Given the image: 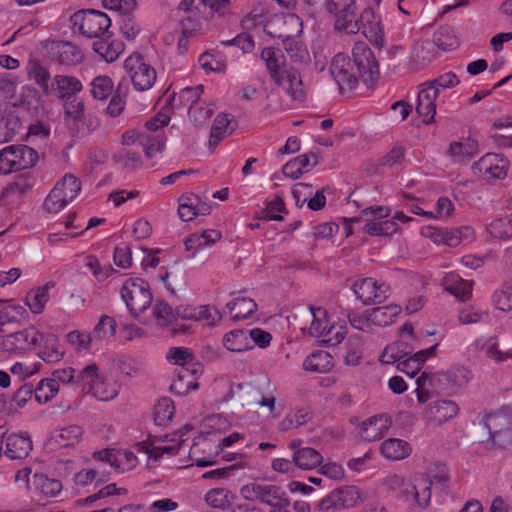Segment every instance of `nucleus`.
I'll return each instance as SVG.
<instances>
[{
  "instance_id": "obj_1",
  "label": "nucleus",
  "mask_w": 512,
  "mask_h": 512,
  "mask_svg": "<svg viewBox=\"0 0 512 512\" xmlns=\"http://www.w3.org/2000/svg\"><path fill=\"white\" fill-rule=\"evenodd\" d=\"M241 496L251 502H260L275 509L289 505V499L280 486L260 482L248 483L240 489Z\"/></svg>"
},
{
  "instance_id": "obj_2",
  "label": "nucleus",
  "mask_w": 512,
  "mask_h": 512,
  "mask_svg": "<svg viewBox=\"0 0 512 512\" xmlns=\"http://www.w3.org/2000/svg\"><path fill=\"white\" fill-rule=\"evenodd\" d=\"M38 159V152L27 145L7 146L0 151V174L31 168Z\"/></svg>"
},
{
  "instance_id": "obj_3",
  "label": "nucleus",
  "mask_w": 512,
  "mask_h": 512,
  "mask_svg": "<svg viewBox=\"0 0 512 512\" xmlns=\"http://www.w3.org/2000/svg\"><path fill=\"white\" fill-rule=\"evenodd\" d=\"M121 297L133 315L144 312L153 299L148 282L141 278L127 279L121 288Z\"/></svg>"
},
{
  "instance_id": "obj_4",
  "label": "nucleus",
  "mask_w": 512,
  "mask_h": 512,
  "mask_svg": "<svg viewBox=\"0 0 512 512\" xmlns=\"http://www.w3.org/2000/svg\"><path fill=\"white\" fill-rule=\"evenodd\" d=\"M326 9L334 19L338 31L356 34L360 31L359 13L355 0H327Z\"/></svg>"
},
{
  "instance_id": "obj_5",
  "label": "nucleus",
  "mask_w": 512,
  "mask_h": 512,
  "mask_svg": "<svg viewBox=\"0 0 512 512\" xmlns=\"http://www.w3.org/2000/svg\"><path fill=\"white\" fill-rule=\"evenodd\" d=\"M81 191L80 180L73 174L61 178L44 201V209L49 213H58Z\"/></svg>"
},
{
  "instance_id": "obj_6",
  "label": "nucleus",
  "mask_w": 512,
  "mask_h": 512,
  "mask_svg": "<svg viewBox=\"0 0 512 512\" xmlns=\"http://www.w3.org/2000/svg\"><path fill=\"white\" fill-rule=\"evenodd\" d=\"M71 22L74 27L89 38H101L108 35V29L111 26L109 16L98 10H81L71 16Z\"/></svg>"
},
{
  "instance_id": "obj_7",
  "label": "nucleus",
  "mask_w": 512,
  "mask_h": 512,
  "mask_svg": "<svg viewBox=\"0 0 512 512\" xmlns=\"http://www.w3.org/2000/svg\"><path fill=\"white\" fill-rule=\"evenodd\" d=\"M362 501V492L357 486L343 485L322 498L318 508L321 511L344 510L354 508Z\"/></svg>"
},
{
  "instance_id": "obj_8",
  "label": "nucleus",
  "mask_w": 512,
  "mask_h": 512,
  "mask_svg": "<svg viewBox=\"0 0 512 512\" xmlns=\"http://www.w3.org/2000/svg\"><path fill=\"white\" fill-rule=\"evenodd\" d=\"M124 68L138 91L149 90L156 81V70L144 61L141 54L130 55L124 62Z\"/></svg>"
},
{
  "instance_id": "obj_9",
  "label": "nucleus",
  "mask_w": 512,
  "mask_h": 512,
  "mask_svg": "<svg viewBox=\"0 0 512 512\" xmlns=\"http://www.w3.org/2000/svg\"><path fill=\"white\" fill-rule=\"evenodd\" d=\"M352 61L356 74L365 83L373 82L379 76V64L370 47L365 42H356L352 49Z\"/></svg>"
},
{
  "instance_id": "obj_10",
  "label": "nucleus",
  "mask_w": 512,
  "mask_h": 512,
  "mask_svg": "<svg viewBox=\"0 0 512 512\" xmlns=\"http://www.w3.org/2000/svg\"><path fill=\"white\" fill-rule=\"evenodd\" d=\"M264 31L270 37L280 39L284 44L301 33L302 22L295 14L275 16L265 24Z\"/></svg>"
},
{
  "instance_id": "obj_11",
  "label": "nucleus",
  "mask_w": 512,
  "mask_h": 512,
  "mask_svg": "<svg viewBox=\"0 0 512 512\" xmlns=\"http://www.w3.org/2000/svg\"><path fill=\"white\" fill-rule=\"evenodd\" d=\"M432 497V480L429 477L421 476L415 478L406 488L402 499L412 511L425 510L428 508Z\"/></svg>"
},
{
  "instance_id": "obj_12",
  "label": "nucleus",
  "mask_w": 512,
  "mask_h": 512,
  "mask_svg": "<svg viewBox=\"0 0 512 512\" xmlns=\"http://www.w3.org/2000/svg\"><path fill=\"white\" fill-rule=\"evenodd\" d=\"M330 72L340 90H352L358 85L360 78L356 74L355 65L352 59L344 53H338L334 56Z\"/></svg>"
},
{
  "instance_id": "obj_13",
  "label": "nucleus",
  "mask_w": 512,
  "mask_h": 512,
  "mask_svg": "<svg viewBox=\"0 0 512 512\" xmlns=\"http://www.w3.org/2000/svg\"><path fill=\"white\" fill-rule=\"evenodd\" d=\"M353 291L364 305H372L385 301L390 295V286L378 283L373 278H363L354 282Z\"/></svg>"
},
{
  "instance_id": "obj_14",
  "label": "nucleus",
  "mask_w": 512,
  "mask_h": 512,
  "mask_svg": "<svg viewBox=\"0 0 512 512\" xmlns=\"http://www.w3.org/2000/svg\"><path fill=\"white\" fill-rule=\"evenodd\" d=\"M43 339V334L34 328H27L22 331L0 336V351L9 353H20L30 347L36 346Z\"/></svg>"
},
{
  "instance_id": "obj_15",
  "label": "nucleus",
  "mask_w": 512,
  "mask_h": 512,
  "mask_svg": "<svg viewBox=\"0 0 512 512\" xmlns=\"http://www.w3.org/2000/svg\"><path fill=\"white\" fill-rule=\"evenodd\" d=\"M508 166V161L502 155L487 153L473 164L472 169L485 180L503 179L507 175Z\"/></svg>"
},
{
  "instance_id": "obj_16",
  "label": "nucleus",
  "mask_w": 512,
  "mask_h": 512,
  "mask_svg": "<svg viewBox=\"0 0 512 512\" xmlns=\"http://www.w3.org/2000/svg\"><path fill=\"white\" fill-rule=\"evenodd\" d=\"M94 369L93 376L89 380H85L83 391L91 393L101 401H107L117 396L119 387L116 383H107L104 377L99 374L98 367L95 363L89 364Z\"/></svg>"
},
{
  "instance_id": "obj_17",
  "label": "nucleus",
  "mask_w": 512,
  "mask_h": 512,
  "mask_svg": "<svg viewBox=\"0 0 512 512\" xmlns=\"http://www.w3.org/2000/svg\"><path fill=\"white\" fill-rule=\"evenodd\" d=\"M302 443V440L295 439L289 444V448L293 451L296 468L312 470L318 467L323 461V456L314 448L303 447Z\"/></svg>"
},
{
  "instance_id": "obj_18",
  "label": "nucleus",
  "mask_w": 512,
  "mask_h": 512,
  "mask_svg": "<svg viewBox=\"0 0 512 512\" xmlns=\"http://www.w3.org/2000/svg\"><path fill=\"white\" fill-rule=\"evenodd\" d=\"M424 85L425 87L418 93L416 112L424 118L425 124H430L434 121L436 114V99L439 96V89L427 83Z\"/></svg>"
},
{
  "instance_id": "obj_19",
  "label": "nucleus",
  "mask_w": 512,
  "mask_h": 512,
  "mask_svg": "<svg viewBox=\"0 0 512 512\" xmlns=\"http://www.w3.org/2000/svg\"><path fill=\"white\" fill-rule=\"evenodd\" d=\"M261 58L266 64L271 79L278 86H282L285 80L286 70H282L285 63L284 55L280 50L273 47L264 48L261 52Z\"/></svg>"
},
{
  "instance_id": "obj_20",
  "label": "nucleus",
  "mask_w": 512,
  "mask_h": 512,
  "mask_svg": "<svg viewBox=\"0 0 512 512\" xmlns=\"http://www.w3.org/2000/svg\"><path fill=\"white\" fill-rule=\"evenodd\" d=\"M360 29L364 28V33L371 41L376 44H382L384 41V27L381 22L379 15L375 11L368 7L359 14Z\"/></svg>"
},
{
  "instance_id": "obj_21",
  "label": "nucleus",
  "mask_w": 512,
  "mask_h": 512,
  "mask_svg": "<svg viewBox=\"0 0 512 512\" xmlns=\"http://www.w3.org/2000/svg\"><path fill=\"white\" fill-rule=\"evenodd\" d=\"M361 217H354L350 219L351 222H358L361 218H365L366 224L363 227V231L372 236H382L381 221L382 219L390 215V209L386 206H371L364 209L361 212Z\"/></svg>"
},
{
  "instance_id": "obj_22",
  "label": "nucleus",
  "mask_w": 512,
  "mask_h": 512,
  "mask_svg": "<svg viewBox=\"0 0 512 512\" xmlns=\"http://www.w3.org/2000/svg\"><path fill=\"white\" fill-rule=\"evenodd\" d=\"M32 450V441L27 433H13L5 438L4 454L10 459H23Z\"/></svg>"
},
{
  "instance_id": "obj_23",
  "label": "nucleus",
  "mask_w": 512,
  "mask_h": 512,
  "mask_svg": "<svg viewBox=\"0 0 512 512\" xmlns=\"http://www.w3.org/2000/svg\"><path fill=\"white\" fill-rule=\"evenodd\" d=\"M26 72L28 79L34 81L45 96L51 94L52 86L49 84L51 74L46 65L36 58L30 59L26 65Z\"/></svg>"
},
{
  "instance_id": "obj_24",
  "label": "nucleus",
  "mask_w": 512,
  "mask_h": 512,
  "mask_svg": "<svg viewBox=\"0 0 512 512\" xmlns=\"http://www.w3.org/2000/svg\"><path fill=\"white\" fill-rule=\"evenodd\" d=\"M438 344L420 350L397 364V369L410 377H414L422 368L426 359L436 355Z\"/></svg>"
},
{
  "instance_id": "obj_25",
  "label": "nucleus",
  "mask_w": 512,
  "mask_h": 512,
  "mask_svg": "<svg viewBox=\"0 0 512 512\" xmlns=\"http://www.w3.org/2000/svg\"><path fill=\"white\" fill-rule=\"evenodd\" d=\"M92 48L101 59L106 62H114L123 51V43L118 40H110L109 35L94 41Z\"/></svg>"
},
{
  "instance_id": "obj_26",
  "label": "nucleus",
  "mask_w": 512,
  "mask_h": 512,
  "mask_svg": "<svg viewBox=\"0 0 512 512\" xmlns=\"http://www.w3.org/2000/svg\"><path fill=\"white\" fill-rule=\"evenodd\" d=\"M387 430V419L383 416L371 417L360 425V435L367 441H377L381 439L384 437Z\"/></svg>"
},
{
  "instance_id": "obj_27",
  "label": "nucleus",
  "mask_w": 512,
  "mask_h": 512,
  "mask_svg": "<svg viewBox=\"0 0 512 512\" xmlns=\"http://www.w3.org/2000/svg\"><path fill=\"white\" fill-rule=\"evenodd\" d=\"M196 376L191 373L190 368H178L170 391L178 396H185L191 390H196L198 388Z\"/></svg>"
},
{
  "instance_id": "obj_28",
  "label": "nucleus",
  "mask_w": 512,
  "mask_h": 512,
  "mask_svg": "<svg viewBox=\"0 0 512 512\" xmlns=\"http://www.w3.org/2000/svg\"><path fill=\"white\" fill-rule=\"evenodd\" d=\"M92 373H94V369L89 365H86L81 370L68 367L54 371L52 379H55L56 383L60 381L62 383L81 384L83 386L84 381L89 380L93 376Z\"/></svg>"
},
{
  "instance_id": "obj_29",
  "label": "nucleus",
  "mask_w": 512,
  "mask_h": 512,
  "mask_svg": "<svg viewBox=\"0 0 512 512\" xmlns=\"http://www.w3.org/2000/svg\"><path fill=\"white\" fill-rule=\"evenodd\" d=\"M223 346L231 352H244L253 348L248 337V330L235 329L226 333L223 337Z\"/></svg>"
},
{
  "instance_id": "obj_30",
  "label": "nucleus",
  "mask_w": 512,
  "mask_h": 512,
  "mask_svg": "<svg viewBox=\"0 0 512 512\" xmlns=\"http://www.w3.org/2000/svg\"><path fill=\"white\" fill-rule=\"evenodd\" d=\"M55 60L63 65L73 66L81 62V51L70 42H58L52 48Z\"/></svg>"
},
{
  "instance_id": "obj_31",
  "label": "nucleus",
  "mask_w": 512,
  "mask_h": 512,
  "mask_svg": "<svg viewBox=\"0 0 512 512\" xmlns=\"http://www.w3.org/2000/svg\"><path fill=\"white\" fill-rule=\"evenodd\" d=\"M54 84L61 100L69 101L82 90V83L74 76L56 75Z\"/></svg>"
},
{
  "instance_id": "obj_32",
  "label": "nucleus",
  "mask_w": 512,
  "mask_h": 512,
  "mask_svg": "<svg viewBox=\"0 0 512 512\" xmlns=\"http://www.w3.org/2000/svg\"><path fill=\"white\" fill-rule=\"evenodd\" d=\"M168 358L171 359L174 364L179 365V368H190L191 373L194 375L202 373V365L194 361V356L188 348H171Z\"/></svg>"
},
{
  "instance_id": "obj_33",
  "label": "nucleus",
  "mask_w": 512,
  "mask_h": 512,
  "mask_svg": "<svg viewBox=\"0 0 512 512\" xmlns=\"http://www.w3.org/2000/svg\"><path fill=\"white\" fill-rule=\"evenodd\" d=\"M33 186L32 181L26 177H19L15 182L9 184L1 193L0 202L3 205L20 199Z\"/></svg>"
},
{
  "instance_id": "obj_34",
  "label": "nucleus",
  "mask_w": 512,
  "mask_h": 512,
  "mask_svg": "<svg viewBox=\"0 0 512 512\" xmlns=\"http://www.w3.org/2000/svg\"><path fill=\"white\" fill-rule=\"evenodd\" d=\"M411 452L410 445L401 439L390 438L381 444L382 455L390 460H401Z\"/></svg>"
},
{
  "instance_id": "obj_35",
  "label": "nucleus",
  "mask_w": 512,
  "mask_h": 512,
  "mask_svg": "<svg viewBox=\"0 0 512 512\" xmlns=\"http://www.w3.org/2000/svg\"><path fill=\"white\" fill-rule=\"evenodd\" d=\"M55 287L54 281H49L45 285L30 291L26 296V304L30 310L35 313H41L49 300V290Z\"/></svg>"
},
{
  "instance_id": "obj_36",
  "label": "nucleus",
  "mask_w": 512,
  "mask_h": 512,
  "mask_svg": "<svg viewBox=\"0 0 512 512\" xmlns=\"http://www.w3.org/2000/svg\"><path fill=\"white\" fill-rule=\"evenodd\" d=\"M332 367V356L325 351L314 352L303 362V369L310 372L325 373Z\"/></svg>"
},
{
  "instance_id": "obj_37",
  "label": "nucleus",
  "mask_w": 512,
  "mask_h": 512,
  "mask_svg": "<svg viewBox=\"0 0 512 512\" xmlns=\"http://www.w3.org/2000/svg\"><path fill=\"white\" fill-rule=\"evenodd\" d=\"M445 289L461 301L467 300L472 293V282L461 279L458 275L444 278Z\"/></svg>"
},
{
  "instance_id": "obj_38",
  "label": "nucleus",
  "mask_w": 512,
  "mask_h": 512,
  "mask_svg": "<svg viewBox=\"0 0 512 512\" xmlns=\"http://www.w3.org/2000/svg\"><path fill=\"white\" fill-rule=\"evenodd\" d=\"M234 320L246 319L257 310V304L251 298L238 297L227 303Z\"/></svg>"
},
{
  "instance_id": "obj_39",
  "label": "nucleus",
  "mask_w": 512,
  "mask_h": 512,
  "mask_svg": "<svg viewBox=\"0 0 512 512\" xmlns=\"http://www.w3.org/2000/svg\"><path fill=\"white\" fill-rule=\"evenodd\" d=\"M400 312L401 306L395 304L376 307L370 311V320L374 325L388 326L395 321Z\"/></svg>"
},
{
  "instance_id": "obj_40",
  "label": "nucleus",
  "mask_w": 512,
  "mask_h": 512,
  "mask_svg": "<svg viewBox=\"0 0 512 512\" xmlns=\"http://www.w3.org/2000/svg\"><path fill=\"white\" fill-rule=\"evenodd\" d=\"M32 485L46 497H56L62 490L60 480L48 478L45 474H34Z\"/></svg>"
},
{
  "instance_id": "obj_41",
  "label": "nucleus",
  "mask_w": 512,
  "mask_h": 512,
  "mask_svg": "<svg viewBox=\"0 0 512 512\" xmlns=\"http://www.w3.org/2000/svg\"><path fill=\"white\" fill-rule=\"evenodd\" d=\"M44 347L39 352V357L47 362L54 363L62 359L64 352L60 350L58 338L54 334L43 335Z\"/></svg>"
},
{
  "instance_id": "obj_42",
  "label": "nucleus",
  "mask_w": 512,
  "mask_h": 512,
  "mask_svg": "<svg viewBox=\"0 0 512 512\" xmlns=\"http://www.w3.org/2000/svg\"><path fill=\"white\" fill-rule=\"evenodd\" d=\"M458 411V404L448 399L437 400L431 407V413L434 419L439 423L446 422L453 418L457 415Z\"/></svg>"
},
{
  "instance_id": "obj_43",
  "label": "nucleus",
  "mask_w": 512,
  "mask_h": 512,
  "mask_svg": "<svg viewBox=\"0 0 512 512\" xmlns=\"http://www.w3.org/2000/svg\"><path fill=\"white\" fill-rule=\"evenodd\" d=\"M82 436V428L78 425H69L57 431L52 440L59 447H70L79 443Z\"/></svg>"
},
{
  "instance_id": "obj_44",
  "label": "nucleus",
  "mask_w": 512,
  "mask_h": 512,
  "mask_svg": "<svg viewBox=\"0 0 512 512\" xmlns=\"http://www.w3.org/2000/svg\"><path fill=\"white\" fill-rule=\"evenodd\" d=\"M230 117L226 113H219L216 118L214 119L211 132H210V138H209V144L211 147L217 146L218 143L225 138L227 135L232 133L233 129H231L228 132V127L230 124Z\"/></svg>"
},
{
  "instance_id": "obj_45",
  "label": "nucleus",
  "mask_w": 512,
  "mask_h": 512,
  "mask_svg": "<svg viewBox=\"0 0 512 512\" xmlns=\"http://www.w3.org/2000/svg\"><path fill=\"white\" fill-rule=\"evenodd\" d=\"M285 81L289 85L287 91L291 97L295 101L303 102L306 98V93L299 71L294 68L286 70L284 82Z\"/></svg>"
},
{
  "instance_id": "obj_46",
  "label": "nucleus",
  "mask_w": 512,
  "mask_h": 512,
  "mask_svg": "<svg viewBox=\"0 0 512 512\" xmlns=\"http://www.w3.org/2000/svg\"><path fill=\"white\" fill-rule=\"evenodd\" d=\"M213 107L203 100L194 101L190 104L188 114L196 126L204 125L212 116Z\"/></svg>"
},
{
  "instance_id": "obj_47",
  "label": "nucleus",
  "mask_w": 512,
  "mask_h": 512,
  "mask_svg": "<svg viewBox=\"0 0 512 512\" xmlns=\"http://www.w3.org/2000/svg\"><path fill=\"white\" fill-rule=\"evenodd\" d=\"M203 89V85L184 88L179 94L173 93L168 101L173 107L190 105L192 102L200 100Z\"/></svg>"
},
{
  "instance_id": "obj_48",
  "label": "nucleus",
  "mask_w": 512,
  "mask_h": 512,
  "mask_svg": "<svg viewBox=\"0 0 512 512\" xmlns=\"http://www.w3.org/2000/svg\"><path fill=\"white\" fill-rule=\"evenodd\" d=\"M449 153L456 161L471 158L478 153V143L472 139H467L465 142H454L450 145Z\"/></svg>"
},
{
  "instance_id": "obj_49",
  "label": "nucleus",
  "mask_w": 512,
  "mask_h": 512,
  "mask_svg": "<svg viewBox=\"0 0 512 512\" xmlns=\"http://www.w3.org/2000/svg\"><path fill=\"white\" fill-rule=\"evenodd\" d=\"M59 391V384L55 379H42L34 388L35 399L38 403H47Z\"/></svg>"
},
{
  "instance_id": "obj_50",
  "label": "nucleus",
  "mask_w": 512,
  "mask_h": 512,
  "mask_svg": "<svg viewBox=\"0 0 512 512\" xmlns=\"http://www.w3.org/2000/svg\"><path fill=\"white\" fill-rule=\"evenodd\" d=\"M91 94L97 100L107 99L114 90V84L110 77L100 75L95 77L91 84Z\"/></svg>"
},
{
  "instance_id": "obj_51",
  "label": "nucleus",
  "mask_w": 512,
  "mask_h": 512,
  "mask_svg": "<svg viewBox=\"0 0 512 512\" xmlns=\"http://www.w3.org/2000/svg\"><path fill=\"white\" fill-rule=\"evenodd\" d=\"M487 231L495 238L512 239V213L509 216L492 221Z\"/></svg>"
},
{
  "instance_id": "obj_52",
  "label": "nucleus",
  "mask_w": 512,
  "mask_h": 512,
  "mask_svg": "<svg viewBox=\"0 0 512 512\" xmlns=\"http://www.w3.org/2000/svg\"><path fill=\"white\" fill-rule=\"evenodd\" d=\"M140 146L143 147L146 157L152 158L163 150L165 139L159 134L153 136L149 132H143L140 136Z\"/></svg>"
},
{
  "instance_id": "obj_53",
  "label": "nucleus",
  "mask_w": 512,
  "mask_h": 512,
  "mask_svg": "<svg viewBox=\"0 0 512 512\" xmlns=\"http://www.w3.org/2000/svg\"><path fill=\"white\" fill-rule=\"evenodd\" d=\"M434 43L442 50H452L459 44L454 31L449 26H442L438 29L434 37Z\"/></svg>"
},
{
  "instance_id": "obj_54",
  "label": "nucleus",
  "mask_w": 512,
  "mask_h": 512,
  "mask_svg": "<svg viewBox=\"0 0 512 512\" xmlns=\"http://www.w3.org/2000/svg\"><path fill=\"white\" fill-rule=\"evenodd\" d=\"M405 346L402 342H394L385 347L380 355V362L383 364H397L407 356L408 352L403 348Z\"/></svg>"
},
{
  "instance_id": "obj_55",
  "label": "nucleus",
  "mask_w": 512,
  "mask_h": 512,
  "mask_svg": "<svg viewBox=\"0 0 512 512\" xmlns=\"http://www.w3.org/2000/svg\"><path fill=\"white\" fill-rule=\"evenodd\" d=\"M309 315L312 317L309 334L313 337H321V335H323L324 325L328 322L326 310L321 307L315 308L310 306Z\"/></svg>"
},
{
  "instance_id": "obj_56",
  "label": "nucleus",
  "mask_w": 512,
  "mask_h": 512,
  "mask_svg": "<svg viewBox=\"0 0 512 512\" xmlns=\"http://www.w3.org/2000/svg\"><path fill=\"white\" fill-rule=\"evenodd\" d=\"M472 229L468 226L454 229H445L442 234V243L450 247H457L463 239H469L472 236Z\"/></svg>"
},
{
  "instance_id": "obj_57",
  "label": "nucleus",
  "mask_w": 512,
  "mask_h": 512,
  "mask_svg": "<svg viewBox=\"0 0 512 512\" xmlns=\"http://www.w3.org/2000/svg\"><path fill=\"white\" fill-rule=\"evenodd\" d=\"M175 407L172 400L168 398L160 399L154 408V420L157 425H165L174 415Z\"/></svg>"
},
{
  "instance_id": "obj_58",
  "label": "nucleus",
  "mask_w": 512,
  "mask_h": 512,
  "mask_svg": "<svg viewBox=\"0 0 512 512\" xmlns=\"http://www.w3.org/2000/svg\"><path fill=\"white\" fill-rule=\"evenodd\" d=\"M116 332V321L114 318L102 315L99 319L98 324L95 326L93 333L91 334L93 340H102L112 337Z\"/></svg>"
},
{
  "instance_id": "obj_59",
  "label": "nucleus",
  "mask_w": 512,
  "mask_h": 512,
  "mask_svg": "<svg viewBox=\"0 0 512 512\" xmlns=\"http://www.w3.org/2000/svg\"><path fill=\"white\" fill-rule=\"evenodd\" d=\"M282 45L293 62L304 63L309 60L310 56L307 48L302 42L297 41L295 37Z\"/></svg>"
},
{
  "instance_id": "obj_60",
  "label": "nucleus",
  "mask_w": 512,
  "mask_h": 512,
  "mask_svg": "<svg viewBox=\"0 0 512 512\" xmlns=\"http://www.w3.org/2000/svg\"><path fill=\"white\" fill-rule=\"evenodd\" d=\"M113 161L122 165L123 168L134 170L141 166V157L138 153L122 149L112 157Z\"/></svg>"
},
{
  "instance_id": "obj_61",
  "label": "nucleus",
  "mask_w": 512,
  "mask_h": 512,
  "mask_svg": "<svg viewBox=\"0 0 512 512\" xmlns=\"http://www.w3.org/2000/svg\"><path fill=\"white\" fill-rule=\"evenodd\" d=\"M439 376H443L446 380L455 386L462 387L469 382L471 373L467 368L463 366H457L452 367L446 373H442Z\"/></svg>"
},
{
  "instance_id": "obj_62",
  "label": "nucleus",
  "mask_w": 512,
  "mask_h": 512,
  "mask_svg": "<svg viewBox=\"0 0 512 512\" xmlns=\"http://www.w3.org/2000/svg\"><path fill=\"white\" fill-rule=\"evenodd\" d=\"M485 349L486 355L495 360L496 362H504L508 359H512V348H509L505 351H502L498 347V342L496 337H491L483 347Z\"/></svg>"
},
{
  "instance_id": "obj_63",
  "label": "nucleus",
  "mask_w": 512,
  "mask_h": 512,
  "mask_svg": "<svg viewBox=\"0 0 512 512\" xmlns=\"http://www.w3.org/2000/svg\"><path fill=\"white\" fill-rule=\"evenodd\" d=\"M492 301L497 309L504 312L512 311V288L505 286L502 289L495 291Z\"/></svg>"
},
{
  "instance_id": "obj_64",
  "label": "nucleus",
  "mask_w": 512,
  "mask_h": 512,
  "mask_svg": "<svg viewBox=\"0 0 512 512\" xmlns=\"http://www.w3.org/2000/svg\"><path fill=\"white\" fill-rule=\"evenodd\" d=\"M157 321L162 324H170L176 320L175 310L165 302H157L153 309Z\"/></svg>"
}]
</instances>
